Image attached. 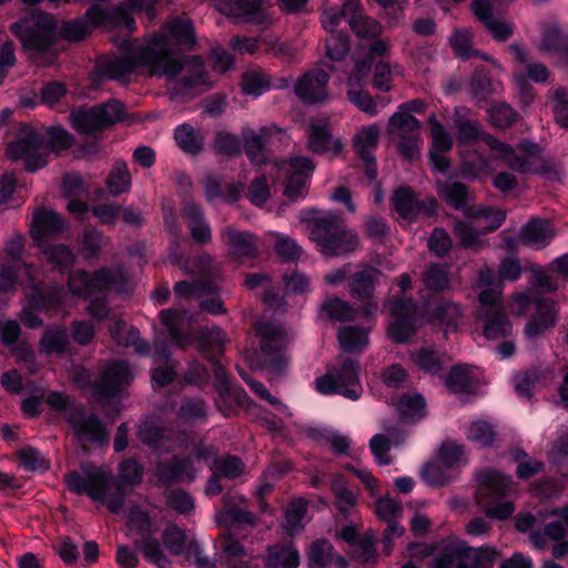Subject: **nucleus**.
Returning a JSON list of instances; mask_svg holds the SVG:
<instances>
[{
	"instance_id": "14",
	"label": "nucleus",
	"mask_w": 568,
	"mask_h": 568,
	"mask_svg": "<svg viewBox=\"0 0 568 568\" xmlns=\"http://www.w3.org/2000/svg\"><path fill=\"white\" fill-rule=\"evenodd\" d=\"M467 219L460 220L455 217L454 234L459 239V243L464 248H479L484 244L480 235L499 229L506 220V212L490 209V213L486 215Z\"/></svg>"
},
{
	"instance_id": "10",
	"label": "nucleus",
	"mask_w": 568,
	"mask_h": 568,
	"mask_svg": "<svg viewBox=\"0 0 568 568\" xmlns=\"http://www.w3.org/2000/svg\"><path fill=\"white\" fill-rule=\"evenodd\" d=\"M479 307L476 317L483 323V333L487 339L508 338L513 334V325L505 313L501 291L483 290L479 294Z\"/></svg>"
},
{
	"instance_id": "22",
	"label": "nucleus",
	"mask_w": 568,
	"mask_h": 568,
	"mask_svg": "<svg viewBox=\"0 0 568 568\" xmlns=\"http://www.w3.org/2000/svg\"><path fill=\"white\" fill-rule=\"evenodd\" d=\"M69 229L68 221L53 210L37 209L30 224V236L39 247Z\"/></svg>"
},
{
	"instance_id": "37",
	"label": "nucleus",
	"mask_w": 568,
	"mask_h": 568,
	"mask_svg": "<svg viewBox=\"0 0 568 568\" xmlns=\"http://www.w3.org/2000/svg\"><path fill=\"white\" fill-rule=\"evenodd\" d=\"M355 71H390L389 43L385 40L374 41L364 60H357Z\"/></svg>"
},
{
	"instance_id": "3",
	"label": "nucleus",
	"mask_w": 568,
	"mask_h": 568,
	"mask_svg": "<svg viewBox=\"0 0 568 568\" xmlns=\"http://www.w3.org/2000/svg\"><path fill=\"white\" fill-rule=\"evenodd\" d=\"M118 470V484L113 493H109L114 481L112 474L100 467L85 468L83 476L77 471L69 473L64 480L70 491L105 503L112 514H120L124 506V493L121 486L140 485L143 480L144 467L135 458L129 457L120 463Z\"/></svg>"
},
{
	"instance_id": "49",
	"label": "nucleus",
	"mask_w": 568,
	"mask_h": 568,
	"mask_svg": "<svg viewBox=\"0 0 568 568\" xmlns=\"http://www.w3.org/2000/svg\"><path fill=\"white\" fill-rule=\"evenodd\" d=\"M42 253L47 262L61 272L71 268L75 262V254L67 244H44L42 246Z\"/></svg>"
},
{
	"instance_id": "23",
	"label": "nucleus",
	"mask_w": 568,
	"mask_h": 568,
	"mask_svg": "<svg viewBox=\"0 0 568 568\" xmlns=\"http://www.w3.org/2000/svg\"><path fill=\"white\" fill-rule=\"evenodd\" d=\"M138 437L153 450L169 452L181 445V434L174 429L160 425L154 418H146L138 426Z\"/></svg>"
},
{
	"instance_id": "39",
	"label": "nucleus",
	"mask_w": 568,
	"mask_h": 568,
	"mask_svg": "<svg viewBox=\"0 0 568 568\" xmlns=\"http://www.w3.org/2000/svg\"><path fill=\"white\" fill-rule=\"evenodd\" d=\"M70 338L62 325L47 326L39 341V353L45 356L61 355L68 351Z\"/></svg>"
},
{
	"instance_id": "55",
	"label": "nucleus",
	"mask_w": 568,
	"mask_h": 568,
	"mask_svg": "<svg viewBox=\"0 0 568 568\" xmlns=\"http://www.w3.org/2000/svg\"><path fill=\"white\" fill-rule=\"evenodd\" d=\"M106 187L112 195H120L130 191L131 174L125 161H115L106 179Z\"/></svg>"
},
{
	"instance_id": "52",
	"label": "nucleus",
	"mask_w": 568,
	"mask_h": 568,
	"mask_svg": "<svg viewBox=\"0 0 568 568\" xmlns=\"http://www.w3.org/2000/svg\"><path fill=\"white\" fill-rule=\"evenodd\" d=\"M221 402L220 409L224 415H232L235 407L244 406L248 399L246 392L240 386H233L230 383L222 384L219 387Z\"/></svg>"
},
{
	"instance_id": "26",
	"label": "nucleus",
	"mask_w": 568,
	"mask_h": 568,
	"mask_svg": "<svg viewBox=\"0 0 568 568\" xmlns=\"http://www.w3.org/2000/svg\"><path fill=\"white\" fill-rule=\"evenodd\" d=\"M156 477L163 486H170L176 481L195 479V469L190 456H173L169 462H160L156 465Z\"/></svg>"
},
{
	"instance_id": "6",
	"label": "nucleus",
	"mask_w": 568,
	"mask_h": 568,
	"mask_svg": "<svg viewBox=\"0 0 568 568\" xmlns=\"http://www.w3.org/2000/svg\"><path fill=\"white\" fill-rule=\"evenodd\" d=\"M311 239L329 257L345 256L361 246L357 234L344 225L342 214L327 212L313 220Z\"/></svg>"
},
{
	"instance_id": "54",
	"label": "nucleus",
	"mask_w": 568,
	"mask_h": 568,
	"mask_svg": "<svg viewBox=\"0 0 568 568\" xmlns=\"http://www.w3.org/2000/svg\"><path fill=\"white\" fill-rule=\"evenodd\" d=\"M475 381L466 365H455L445 378V385L455 394H467L474 388Z\"/></svg>"
},
{
	"instance_id": "28",
	"label": "nucleus",
	"mask_w": 568,
	"mask_h": 568,
	"mask_svg": "<svg viewBox=\"0 0 568 568\" xmlns=\"http://www.w3.org/2000/svg\"><path fill=\"white\" fill-rule=\"evenodd\" d=\"M329 73H303L295 84L296 95L306 103H318L327 97Z\"/></svg>"
},
{
	"instance_id": "51",
	"label": "nucleus",
	"mask_w": 568,
	"mask_h": 568,
	"mask_svg": "<svg viewBox=\"0 0 568 568\" xmlns=\"http://www.w3.org/2000/svg\"><path fill=\"white\" fill-rule=\"evenodd\" d=\"M219 524L227 525L230 528L254 527L256 525V517L247 510L246 506L232 504L220 513Z\"/></svg>"
},
{
	"instance_id": "35",
	"label": "nucleus",
	"mask_w": 568,
	"mask_h": 568,
	"mask_svg": "<svg viewBox=\"0 0 568 568\" xmlns=\"http://www.w3.org/2000/svg\"><path fill=\"white\" fill-rule=\"evenodd\" d=\"M381 276L382 272L369 265L355 272L348 282L351 296L359 301L371 300Z\"/></svg>"
},
{
	"instance_id": "48",
	"label": "nucleus",
	"mask_w": 568,
	"mask_h": 568,
	"mask_svg": "<svg viewBox=\"0 0 568 568\" xmlns=\"http://www.w3.org/2000/svg\"><path fill=\"white\" fill-rule=\"evenodd\" d=\"M425 287L434 293H442L449 287V266L447 264L433 263L426 267L422 275Z\"/></svg>"
},
{
	"instance_id": "20",
	"label": "nucleus",
	"mask_w": 568,
	"mask_h": 568,
	"mask_svg": "<svg viewBox=\"0 0 568 568\" xmlns=\"http://www.w3.org/2000/svg\"><path fill=\"white\" fill-rule=\"evenodd\" d=\"M149 75L165 77L166 87L172 99L189 100L212 88L210 73H189L186 77H180L182 73H148Z\"/></svg>"
},
{
	"instance_id": "33",
	"label": "nucleus",
	"mask_w": 568,
	"mask_h": 568,
	"mask_svg": "<svg viewBox=\"0 0 568 568\" xmlns=\"http://www.w3.org/2000/svg\"><path fill=\"white\" fill-rule=\"evenodd\" d=\"M369 73H349L346 84V95L351 103H353L359 111L369 116H375L378 113L377 103L373 97L362 89L363 83L366 81Z\"/></svg>"
},
{
	"instance_id": "61",
	"label": "nucleus",
	"mask_w": 568,
	"mask_h": 568,
	"mask_svg": "<svg viewBox=\"0 0 568 568\" xmlns=\"http://www.w3.org/2000/svg\"><path fill=\"white\" fill-rule=\"evenodd\" d=\"M321 312L325 314L328 320L334 322L352 321L355 315L352 305L338 297L326 300L321 306Z\"/></svg>"
},
{
	"instance_id": "38",
	"label": "nucleus",
	"mask_w": 568,
	"mask_h": 568,
	"mask_svg": "<svg viewBox=\"0 0 568 568\" xmlns=\"http://www.w3.org/2000/svg\"><path fill=\"white\" fill-rule=\"evenodd\" d=\"M109 332L118 345L132 346L141 355H146L150 351L149 343L140 338V331L134 326H128L122 320L114 321L110 325Z\"/></svg>"
},
{
	"instance_id": "57",
	"label": "nucleus",
	"mask_w": 568,
	"mask_h": 568,
	"mask_svg": "<svg viewBox=\"0 0 568 568\" xmlns=\"http://www.w3.org/2000/svg\"><path fill=\"white\" fill-rule=\"evenodd\" d=\"M422 479L432 487H443L454 480L452 470L439 460L426 463L420 470Z\"/></svg>"
},
{
	"instance_id": "9",
	"label": "nucleus",
	"mask_w": 568,
	"mask_h": 568,
	"mask_svg": "<svg viewBox=\"0 0 568 568\" xmlns=\"http://www.w3.org/2000/svg\"><path fill=\"white\" fill-rule=\"evenodd\" d=\"M315 385L321 394H339L352 400L358 399L362 393L358 361L343 358L336 367L328 368L325 375L316 378Z\"/></svg>"
},
{
	"instance_id": "50",
	"label": "nucleus",
	"mask_w": 568,
	"mask_h": 568,
	"mask_svg": "<svg viewBox=\"0 0 568 568\" xmlns=\"http://www.w3.org/2000/svg\"><path fill=\"white\" fill-rule=\"evenodd\" d=\"M332 493L337 510L348 517L357 505V495L351 490L342 476H335L332 480Z\"/></svg>"
},
{
	"instance_id": "12",
	"label": "nucleus",
	"mask_w": 568,
	"mask_h": 568,
	"mask_svg": "<svg viewBox=\"0 0 568 568\" xmlns=\"http://www.w3.org/2000/svg\"><path fill=\"white\" fill-rule=\"evenodd\" d=\"M6 153L12 161L24 160L29 172H36L48 164L44 136L27 124L21 125L17 139L7 145Z\"/></svg>"
},
{
	"instance_id": "41",
	"label": "nucleus",
	"mask_w": 568,
	"mask_h": 568,
	"mask_svg": "<svg viewBox=\"0 0 568 568\" xmlns=\"http://www.w3.org/2000/svg\"><path fill=\"white\" fill-rule=\"evenodd\" d=\"M393 205L398 215L406 221H414L422 212V203L409 186H402L394 192Z\"/></svg>"
},
{
	"instance_id": "5",
	"label": "nucleus",
	"mask_w": 568,
	"mask_h": 568,
	"mask_svg": "<svg viewBox=\"0 0 568 568\" xmlns=\"http://www.w3.org/2000/svg\"><path fill=\"white\" fill-rule=\"evenodd\" d=\"M57 29L54 18L45 12H34L10 27L39 68L52 67L58 58Z\"/></svg>"
},
{
	"instance_id": "43",
	"label": "nucleus",
	"mask_w": 568,
	"mask_h": 568,
	"mask_svg": "<svg viewBox=\"0 0 568 568\" xmlns=\"http://www.w3.org/2000/svg\"><path fill=\"white\" fill-rule=\"evenodd\" d=\"M449 44L453 50L462 58L469 59L471 57H478L483 60H486L491 63V68H500L498 62L483 53L480 51H476L471 47V32L468 29H456L452 36L449 37Z\"/></svg>"
},
{
	"instance_id": "29",
	"label": "nucleus",
	"mask_w": 568,
	"mask_h": 568,
	"mask_svg": "<svg viewBox=\"0 0 568 568\" xmlns=\"http://www.w3.org/2000/svg\"><path fill=\"white\" fill-rule=\"evenodd\" d=\"M478 481V495H487L491 498H503L514 488L511 476L496 469H483L476 474Z\"/></svg>"
},
{
	"instance_id": "56",
	"label": "nucleus",
	"mask_w": 568,
	"mask_h": 568,
	"mask_svg": "<svg viewBox=\"0 0 568 568\" xmlns=\"http://www.w3.org/2000/svg\"><path fill=\"white\" fill-rule=\"evenodd\" d=\"M307 559L310 568L328 567L334 559L333 545L325 538L314 540L307 550Z\"/></svg>"
},
{
	"instance_id": "17",
	"label": "nucleus",
	"mask_w": 568,
	"mask_h": 568,
	"mask_svg": "<svg viewBox=\"0 0 568 568\" xmlns=\"http://www.w3.org/2000/svg\"><path fill=\"white\" fill-rule=\"evenodd\" d=\"M516 303L519 305L520 311L525 310L530 304H534L536 308L525 328L527 337L535 338L549 327L555 326L557 322L558 307L554 300L547 297H534L527 293H521L517 295Z\"/></svg>"
},
{
	"instance_id": "45",
	"label": "nucleus",
	"mask_w": 568,
	"mask_h": 568,
	"mask_svg": "<svg viewBox=\"0 0 568 568\" xmlns=\"http://www.w3.org/2000/svg\"><path fill=\"white\" fill-rule=\"evenodd\" d=\"M160 320L169 332L172 341L179 346L184 347L189 343V336L182 332L186 320V312L176 308L163 310L160 313Z\"/></svg>"
},
{
	"instance_id": "36",
	"label": "nucleus",
	"mask_w": 568,
	"mask_h": 568,
	"mask_svg": "<svg viewBox=\"0 0 568 568\" xmlns=\"http://www.w3.org/2000/svg\"><path fill=\"white\" fill-rule=\"evenodd\" d=\"M555 236V230L548 220L532 219L525 224L519 233V241L524 245L542 248Z\"/></svg>"
},
{
	"instance_id": "8",
	"label": "nucleus",
	"mask_w": 568,
	"mask_h": 568,
	"mask_svg": "<svg viewBox=\"0 0 568 568\" xmlns=\"http://www.w3.org/2000/svg\"><path fill=\"white\" fill-rule=\"evenodd\" d=\"M72 126L80 133L93 134L116 123L131 125L141 121L138 114L129 113L120 100L109 99L92 108H81L70 114Z\"/></svg>"
},
{
	"instance_id": "46",
	"label": "nucleus",
	"mask_w": 568,
	"mask_h": 568,
	"mask_svg": "<svg viewBox=\"0 0 568 568\" xmlns=\"http://www.w3.org/2000/svg\"><path fill=\"white\" fill-rule=\"evenodd\" d=\"M135 547L141 550L145 560L152 562L158 568H169L171 566V560L165 556L161 542L154 536V532L138 539Z\"/></svg>"
},
{
	"instance_id": "59",
	"label": "nucleus",
	"mask_w": 568,
	"mask_h": 568,
	"mask_svg": "<svg viewBox=\"0 0 568 568\" xmlns=\"http://www.w3.org/2000/svg\"><path fill=\"white\" fill-rule=\"evenodd\" d=\"M464 555L467 568H493L497 551L490 546L473 548L464 545Z\"/></svg>"
},
{
	"instance_id": "44",
	"label": "nucleus",
	"mask_w": 568,
	"mask_h": 568,
	"mask_svg": "<svg viewBox=\"0 0 568 568\" xmlns=\"http://www.w3.org/2000/svg\"><path fill=\"white\" fill-rule=\"evenodd\" d=\"M176 145L186 154L197 155L204 146V135L189 123H182L174 129Z\"/></svg>"
},
{
	"instance_id": "63",
	"label": "nucleus",
	"mask_w": 568,
	"mask_h": 568,
	"mask_svg": "<svg viewBox=\"0 0 568 568\" xmlns=\"http://www.w3.org/2000/svg\"><path fill=\"white\" fill-rule=\"evenodd\" d=\"M464 544L445 548L432 561V568H467Z\"/></svg>"
},
{
	"instance_id": "27",
	"label": "nucleus",
	"mask_w": 568,
	"mask_h": 568,
	"mask_svg": "<svg viewBox=\"0 0 568 568\" xmlns=\"http://www.w3.org/2000/svg\"><path fill=\"white\" fill-rule=\"evenodd\" d=\"M277 134L284 135V131L276 126L261 128L258 133L253 131H246L243 133L244 152L252 163H265V145L271 144L273 136Z\"/></svg>"
},
{
	"instance_id": "16",
	"label": "nucleus",
	"mask_w": 568,
	"mask_h": 568,
	"mask_svg": "<svg viewBox=\"0 0 568 568\" xmlns=\"http://www.w3.org/2000/svg\"><path fill=\"white\" fill-rule=\"evenodd\" d=\"M393 322L388 337L397 344L407 343L416 332V303L412 297H392L387 301Z\"/></svg>"
},
{
	"instance_id": "4",
	"label": "nucleus",
	"mask_w": 568,
	"mask_h": 568,
	"mask_svg": "<svg viewBox=\"0 0 568 568\" xmlns=\"http://www.w3.org/2000/svg\"><path fill=\"white\" fill-rule=\"evenodd\" d=\"M455 129L458 144H468L481 140L513 171L541 176H549L554 172L550 165L544 161L541 149L537 143L523 140L517 149H514L494 135L484 132L481 125L475 120L455 119Z\"/></svg>"
},
{
	"instance_id": "7",
	"label": "nucleus",
	"mask_w": 568,
	"mask_h": 568,
	"mask_svg": "<svg viewBox=\"0 0 568 568\" xmlns=\"http://www.w3.org/2000/svg\"><path fill=\"white\" fill-rule=\"evenodd\" d=\"M260 338V366L271 379L283 376L291 362L287 346L291 337L286 328L276 323L263 322L256 327Z\"/></svg>"
},
{
	"instance_id": "1",
	"label": "nucleus",
	"mask_w": 568,
	"mask_h": 568,
	"mask_svg": "<svg viewBox=\"0 0 568 568\" xmlns=\"http://www.w3.org/2000/svg\"><path fill=\"white\" fill-rule=\"evenodd\" d=\"M173 42L189 47L195 44L190 19L173 18L163 32L153 36L145 45H132L126 57L119 61L122 71H133L135 67H151L154 71H193L204 65L202 57L183 55Z\"/></svg>"
},
{
	"instance_id": "30",
	"label": "nucleus",
	"mask_w": 568,
	"mask_h": 568,
	"mask_svg": "<svg viewBox=\"0 0 568 568\" xmlns=\"http://www.w3.org/2000/svg\"><path fill=\"white\" fill-rule=\"evenodd\" d=\"M265 568H298L301 555L293 542L268 545L262 556Z\"/></svg>"
},
{
	"instance_id": "58",
	"label": "nucleus",
	"mask_w": 568,
	"mask_h": 568,
	"mask_svg": "<svg viewBox=\"0 0 568 568\" xmlns=\"http://www.w3.org/2000/svg\"><path fill=\"white\" fill-rule=\"evenodd\" d=\"M307 511V501L304 498L292 500L285 509V530L290 536L301 532L304 527L302 521Z\"/></svg>"
},
{
	"instance_id": "25",
	"label": "nucleus",
	"mask_w": 568,
	"mask_h": 568,
	"mask_svg": "<svg viewBox=\"0 0 568 568\" xmlns=\"http://www.w3.org/2000/svg\"><path fill=\"white\" fill-rule=\"evenodd\" d=\"M307 149L315 154L335 158L344 149L338 138H334L327 123H312L307 129Z\"/></svg>"
},
{
	"instance_id": "2",
	"label": "nucleus",
	"mask_w": 568,
	"mask_h": 568,
	"mask_svg": "<svg viewBox=\"0 0 568 568\" xmlns=\"http://www.w3.org/2000/svg\"><path fill=\"white\" fill-rule=\"evenodd\" d=\"M24 240L21 235L6 242L4 257L0 261V291H14L16 285L28 287L30 304L39 310L58 307L62 304L65 290L61 284L37 282L39 268L22 260Z\"/></svg>"
},
{
	"instance_id": "34",
	"label": "nucleus",
	"mask_w": 568,
	"mask_h": 568,
	"mask_svg": "<svg viewBox=\"0 0 568 568\" xmlns=\"http://www.w3.org/2000/svg\"><path fill=\"white\" fill-rule=\"evenodd\" d=\"M221 236L232 256L242 258L256 255L257 241L252 233L240 232L231 226H226L223 229Z\"/></svg>"
},
{
	"instance_id": "31",
	"label": "nucleus",
	"mask_w": 568,
	"mask_h": 568,
	"mask_svg": "<svg viewBox=\"0 0 568 568\" xmlns=\"http://www.w3.org/2000/svg\"><path fill=\"white\" fill-rule=\"evenodd\" d=\"M181 215L187 221L192 239L199 244H207L212 240L211 227L205 221L202 207L192 200H185Z\"/></svg>"
},
{
	"instance_id": "42",
	"label": "nucleus",
	"mask_w": 568,
	"mask_h": 568,
	"mask_svg": "<svg viewBox=\"0 0 568 568\" xmlns=\"http://www.w3.org/2000/svg\"><path fill=\"white\" fill-rule=\"evenodd\" d=\"M225 334L220 327L204 328L200 332L199 348L204 358L215 362L224 353Z\"/></svg>"
},
{
	"instance_id": "21",
	"label": "nucleus",
	"mask_w": 568,
	"mask_h": 568,
	"mask_svg": "<svg viewBox=\"0 0 568 568\" xmlns=\"http://www.w3.org/2000/svg\"><path fill=\"white\" fill-rule=\"evenodd\" d=\"M438 195L447 205L456 211H463L466 217H477L490 213L489 207L468 205L473 200L469 186L463 182H439Z\"/></svg>"
},
{
	"instance_id": "24",
	"label": "nucleus",
	"mask_w": 568,
	"mask_h": 568,
	"mask_svg": "<svg viewBox=\"0 0 568 568\" xmlns=\"http://www.w3.org/2000/svg\"><path fill=\"white\" fill-rule=\"evenodd\" d=\"M430 126L432 149L429 151V159L433 168L439 173H446L449 169L450 162L445 153L449 152L454 144L453 135L444 128L437 120L435 114L428 118Z\"/></svg>"
},
{
	"instance_id": "13",
	"label": "nucleus",
	"mask_w": 568,
	"mask_h": 568,
	"mask_svg": "<svg viewBox=\"0 0 568 568\" xmlns=\"http://www.w3.org/2000/svg\"><path fill=\"white\" fill-rule=\"evenodd\" d=\"M132 73H90L88 85H78L74 90H68L61 82L52 81L42 85L41 101L49 105L54 106L62 98H91L92 91L98 90L99 87L106 81H114L118 84L125 87L131 81Z\"/></svg>"
},
{
	"instance_id": "53",
	"label": "nucleus",
	"mask_w": 568,
	"mask_h": 568,
	"mask_svg": "<svg viewBox=\"0 0 568 568\" xmlns=\"http://www.w3.org/2000/svg\"><path fill=\"white\" fill-rule=\"evenodd\" d=\"M379 130L376 125L363 126L354 136V149L359 158L374 156L378 145Z\"/></svg>"
},
{
	"instance_id": "47",
	"label": "nucleus",
	"mask_w": 568,
	"mask_h": 568,
	"mask_svg": "<svg viewBox=\"0 0 568 568\" xmlns=\"http://www.w3.org/2000/svg\"><path fill=\"white\" fill-rule=\"evenodd\" d=\"M344 352H361L368 344V331L361 326H343L337 334Z\"/></svg>"
},
{
	"instance_id": "19",
	"label": "nucleus",
	"mask_w": 568,
	"mask_h": 568,
	"mask_svg": "<svg viewBox=\"0 0 568 568\" xmlns=\"http://www.w3.org/2000/svg\"><path fill=\"white\" fill-rule=\"evenodd\" d=\"M315 170L314 161L308 156H293L278 164V171L286 176L284 194L291 200L303 197Z\"/></svg>"
},
{
	"instance_id": "11",
	"label": "nucleus",
	"mask_w": 568,
	"mask_h": 568,
	"mask_svg": "<svg viewBox=\"0 0 568 568\" xmlns=\"http://www.w3.org/2000/svg\"><path fill=\"white\" fill-rule=\"evenodd\" d=\"M133 381L128 361L110 362L91 383L90 387L97 402L106 405L112 399H121Z\"/></svg>"
},
{
	"instance_id": "18",
	"label": "nucleus",
	"mask_w": 568,
	"mask_h": 568,
	"mask_svg": "<svg viewBox=\"0 0 568 568\" xmlns=\"http://www.w3.org/2000/svg\"><path fill=\"white\" fill-rule=\"evenodd\" d=\"M65 422L72 428L79 442H89L98 445H105L109 442V434L105 425L97 414H87L81 405L71 408L65 414Z\"/></svg>"
},
{
	"instance_id": "40",
	"label": "nucleus",
	"mask_w": 568,
	"mask_h": 568,
	"mask_svg": "<svg viewBox=\"0 0 568 568\" xmlns=\"http://www.w3.org/2000/svg\"><path fill=\"white\" fill-rule=\"evenodd\" d=\"M93 295L104 293L112 287L121 291L128 282L122 266L101 267L91 273Z\"/></svg>"
},
{
	"instance_id": "64",
	"label": "nucleus",
	"mask_w": 568,
	"mask_h": 568,
	"mask_svg": "<svg viewBox=\"0 0 568 568\" xmlns=\"http://www.w3.org/2000/svg\"><path fill=\"white\" fill-rule=\"evenodd\" d=\"M434 321L447 327H456L462 317V308L457 303L443 301L433 311Z\"/></svg>"
},
{
	"instance_id": "60",
	"label": "nucleus",
	"mask_w": 568,
	"mask_h": 568,
	"mask_svg": "<svg viewBox=\"0 0 568 568\" xmlns=\"http://www.w3.org/2000/svg\"><path fill=\"white\" fill-rule=\"evenodd\" d=\"M460 171L465 178L476 180L490 175L494 170L486 156L476 153L463 159Z\"/></svg>"
},
{
	"instance_id": "32",
	"label": "nucleus",
	"mask_w": 568,
	"mask_h": 568,
	"mask_svg": "<svg viewBox=\"0 0 568 568\" xmlns=\"http://www.w3.org/2000/svg\"><path fill=\"white\" fill-rule=\"evenodd\" d=\"M230 14L242 18L246 22L255 24H270L271 18L267 12L270 2L267 0H230Z\"/></svg>"
},
{
	"instance_id": "15",
	"label": "nucleus",
	"mask_w": 568,
	"mask_h": 568,
	"mask_svg": "<svg viewBox=\"0 0 568 568\" xmlns=\"http://www.w3.org/2000/svg\"><path fill=\"white\" fill-rule=\"evenodd\" d=\"M150 3L149 0H124L122 3L111 8L93 4L88 9L85 18L92 26L109 23V26L113 27H124L128 31L133 32L135 30V21L132 18V12L148 9Z\"/></svg>"
},
{
	"instance_id": "62",
	"label": "nucleus",
	"mask_w": 568,
	"mask_h": 568,
	"mask_svg": "<svg viewBox=\"0 0 568 568\" xmlns=\"http://www.w3.org/2000/svg\"><path fill=\"white\" fill-rule=\"evenodd\" d=\"M245 469L243 460L234 455H226L213 462L214 474L223 478L234 480L242 476Z\"/></svg>"
}]
</instances>
